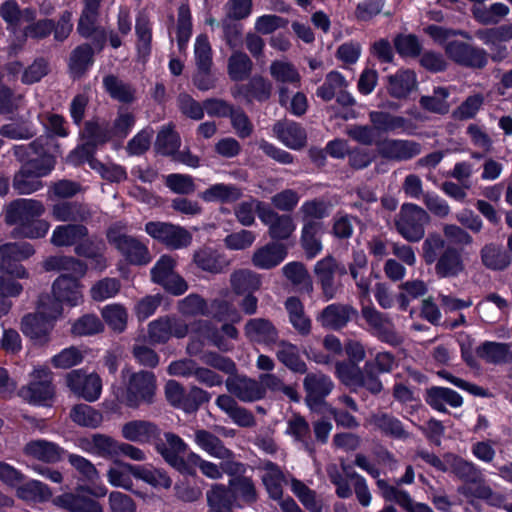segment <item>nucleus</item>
I'll use <instances>...</instances> for the list:
<instances>
[{
  "label": "nucleus",
  "mask_w": 512,
  "mask_h": 512,
  "mask_svg": "<svg viewBox=\"0 0 512 512\" xmlns=\"http://www.w3.org/2000/svg\"><path fill=\"white\" fill-rule=\"evenodd\" d=\"M242 190L234 184L216 183L199 193V197L207 202L230 204L242 197Z\"/></svg>",
  "instance_id": "obj_37"
},
{
  "label": "nucleus",
  "mask_w": 512,
  "mask_h": 512,
  "mask_svg": "<svg viewBox=\"0 0 512 512\" xmlns=\"http://www.w3.org/2000/svg\"><path fill=\"white\" fill-rule=\"evenodd\" d=\"M274 130L278 139L290 149L300 150L307 143V133L299 123L277 124Z\"/></svg>",
  "instance_id": "obj_42"
},
{
  "label": "nucleus",
  "mask_w": 512,
  "mask_h": 512,
  "mask_svg": "<svg viewBox=\"0 0 512 512\" xmlns=\"http://www.w3.org/2000/svg\"><path fill=\"white\" fill-rule=\"evenodd\" d=\"M122 437L130 442L142 445H153L156 452L161 455L164 460H172L167 451V442L162 439V430L154 422L149 420H131L123 424L121 429Z\"/></svg>",
  "instance_id": "obj_4"
},
{
  "label": "nucleus",
  "mask_w": 512,
  "mask_h": 512,
  "mask_svg": "<svg viewBox=\"0 0 512 512\" xmlns=\"http://www.w3.org/2000/svg\"><path fill=\"white\" fill-rule=\"evenodd\" d=\"M395 51L401 58H418L422 53V44L415 34L398 33L393 38Z\"/></svg>",
  "instance_id": "obj_56"
},
{
  "label": "nucleus",
  "mask_w": 512,
  "mask_h": 512,
  "mask_svg": "<svg viewBox=\"0 0 512 512\" xmlns=\"http://www.w3.org/2000/svg\"><path fill=\"white\" fill-rule=\"evenodd\" d=\"M210 399L211 394L208 391L198 386H191L189 390L186 389L185 391L180 410L184 411L186 414H193L197 412L203 404L208 403Z\"/></svg>",
  "instance_id": "obj_63"
},
{
  "label": "nucleus",
  "mask_w": 512,
  "mask_h": 512,
  "mask_svg": "<svg viewBox=\"0 0 512 512\" xmlns=\"http://www.w3.org/2000/svg\"><path fill=\"white\" fill-rule=\"evenodd\" d=\"M67 387L88 402L96 401L102 391V380L96 373L87 374L84 369L71 370L66 375Z\"/></svg>",
  "instance_id": "obj_10"
},
{
  "label": "nucleus",
  "mask_w": 512,
  "mask_h": 512,
  "mask_svg": "<svg viewBox=\"0 0 512 512\" xmlns=\"http://www.w3.org/2000/svg\"><path fill=\"white\" fill-rule=\"evenodd\" d=\"M48 139L40 136L30 143L31 149L37 154V157L29 159L22 164L31 172L35 173L40 178L47 176L54 169L56 158L54 155L48 153L45 149Z\"/></svg>",
  "instance_id": "obj_20"
},
{
  "label": "nucleus",
  "mask_w": 512,
  "mask_h": 512,
  "mask_svg": "<svg viewBox=\"0 0 512 512\" xmlns=\"http://www.w3.org/2000/svg\"><path fill=\"white\" fill-rule=\"evenodd\" d=\"M103 88L113 99L123 104H131L136 100V90L130 84L122 81L113 74L103 77Z\"/></svg>",
  "instance_id": "obj_39"
},
{
  "label": "nucleus",
  "mask_w": 512,
  "mask_h": 512,
  "mask_svg": "<svg viewBox=\"0 0 512 512\" xmlns=\"http://www.w3.org/2000/svg\"><path fill=\"white\" fill-rule=\"evenodd\" d=\"M24 453L44 463H58L63 460L66 451L57 443L38 439L28 442Z\"/></svg>",
  "instance_id": "obj_29"
},
{
  "label": "nucleus",
  "mask_w": 512,
  "mask_h": 512,
  "mask_svg": "<svg viewBox=\"0 0 512 512\" xmlns=\"http://www.w3.org/2000/svg\"><path fill=\"white\" fill-rule=\"evenodd\" d=\"M322 229L321 222H306L303 223L301 230L300 244L303 248L306 258L313 259L321 253L323 249L322 242L318 237Z\"/></svg>",
  "instance_id": "obj_45"
},
{
  "label": "nucleus",
  "mask_w": 512,
  "mask_h": 512,
  "mask_svg": "<svg viewBox=\"0 0 512 512\" xmlns=\"http://www.w3.org/2000/svg\"><path fill=\"white\" fill-rule=\"evenodd\" d=\"M191 367H188L185 362H174L170 365V373L180 375H193L200 383L208 387L220 386L223 383L221 375L215 371L205 368L196 367L194 362H190Z\"/></svg>",
  "instance_id": "obj_32"
},
{
  "label": "nucleus",
  "mask_w": 512,
  "mask_h": 512,
  "mask_svg": "<svg viewBox=\"0 0 512 512\" xmlns=\"http://www.w3.org/2000/svg\"><path fill=\"white\" fill-rule=\"evenodd\" d=\"M252 69L253 62L245 52L235 51L228 58L227 71L232 81L241 82L249 78Z\"/></svg>",
  "instance_id": "obj_49"
},
{
  "label": "nucleus",
  "mask_w": 512,
  "mask_h": 512,
  "mask_svg": "<svg viewBox=\"0 0 512 512\" xmlns=\"http://www.w3.org/2000/svg\"><path fill=\"white\" fill-rule=\"evenodd\" d=\"M424 399L432 409L441 413H448L446 404L453 408H458L463 404V398L457 391L441 386H432L426 389Z\"/></svg>",
  "instance_id": "obj_28"
},
{
  "label": "nucleus",
  "mask_w": 512,
  "mask_h": 512,
  "mask_svg": "<svg viewBox=\"0 0 512 512\" xmlns=\"http://www.w3.org/2000/svg\"><path fill=\"white\" fill-rule=\"evenodd\" d=\"M81 139L92 143L95 148L106 145L112 141L109 123H100L97 119L84 122L83 131L80 134Z\"/></svg>",
  "instance_id": "obj_48"
},
{
  "label": "nucleus",
  "mask_w": 512,
  "mask_h": 512,
  "mask_svg": "<svg viewBox=\"0 0 512 512\" xmlns=\"http://www.w3.org/2000/svg\"><path fill=\"white\" fill-rule=\"evenodd\" d=\"M227 390L243 402H254L266 396L265 387L246 376L235 375L226 380Z\"/></svg>",
  "instance_id": "obj_19"
},
{
  "label": "nucleus",
  "mask_w": 512,
  "mask_h": 512,
  "mask_svg": "<svg viewBox=\"0 0 512 512\" xmlns=\"http://www.w3.org/2000/svg\"><path fill=\"white\" fill-rule=\"evenodd\" d=\"M445 53L455 63L466 67H480V50L470 44L453 40L445 45Z\"/></svg>",
  "instance_id": "obj_31"
},
{
  "label": "nucleus",
  "mask_w": 512,
  "mask_h": 512,
  "mask_svg": "<svg viewBox=\"0 0 512 512\" xmlns=\"http://www.w3.org/2000/svg\"><path fill=\"white\" fill-rule=\"evenodd\" d=\"M379 155L389 161H409L421 153V144L414 140L390 139L376 141Z\"/></svg>",
  "instance_id": "obj_11"
},
{
  "label": "nucleus",
  "mask_w": 512,
  "mask_h": 512,
  "mask_svg": "<svg viewBox=\"0 0 512 512\" xmlns=\"http://www.w3.org/2000/svg\"><path fill=\"white\" fill-rule=\"evenodd\" d=\"M262 468L266 471L262 476V483L269 497L273 500H280L283 496L284 473L277 463L270 460H266Z\"/></svg>",
  "instance_id": "obj_44"
},
{
  "label": "nucleus",
  "mask_w": 512,
  "mask_h": 512,
  "mask_svg": "<svg viewBox=\"0 0 512 512\" xmlns=\"http://www.w3.org/2000/svg\"><path fill=\"white\" fill-rule=\"evenodd\" d=\"M272 93V83L262 75L252 76L247 83L237 84L232 89V95L242 97L247 103L253 100L257 102H266L270 99Z\"/></svg>",
  "instance_id": "obj_17"
},
{
  "label": "nucleus",
  "mask_w": 512,
  "mask_h": 512,
  "mask_svg": "<svg viewBox=\"0 0 512 512\" xmlns=\"http://www.w3.org/2000/svg\"><path fill=\"white\" fill-rule=\"evenodd\" d=\"M54 325L45 316V313H28L22 318L21 331L32 341L34 346L44 347L51 341Z\"/></svg>",
  "instance_id": "obj_12"
},
{
  "label": "nucleus",
  "mask_w": 512,
  "mask_h": 512,
  "mask_svg": "<svg viewBox=\"0 0 512 512\" xmlns=\"http://www.w3.org/2000/svg\"><path fill=\"white\" fill-rule=\"evenodd\" d=\"M93 44L82 43L70 53L68 68L74 78L82 77L94 64L95 50Z\"/></svg>",
  "instance_id": "obj_33"
},
{
  "label": "nucleus",
  "mask_w": 512,
  "mask_h": 512,
  "mask_svg": "<svg viewBox=\"0 0 512 512\" xmlns=\"http://www.w3.org/2000/svg\"><path fill=\"white\" fill-rule=\"evenodd\" d=\"M423 259L427 265L435 263L439 278L458 276L464 270L462 248L447 244L438 233H430L422 244Z\"/></svg>",
  "instance_id": "obj_1"
},
{
  "label": "nucleus",
  "mask_w": 512,
  "mask_h": 512,
  "mask_svg": "<svg viewBox=\"0 0 512 512\" xmlns=\"http://www.w3.org/2000/svg\"><path fill=\"white\" fill-rule=\"evenodd\" d=\"M83 360V352L76 346H70L54 355L51 358V365L56 369H70L81 364Z\"/></svg>",
  "instance_id": "obj_64"
},
{
  "label": "nucleus",
  "mask_w": 512,
  "mask_h": 512,
  "mask_svg": "<svg viewBox=\"0 0 512 512\" xmlns=\"http://www.w3.org/2000/svg\"><path fill=\"white\" fill-rule=\"evenodd\" d=\"M336 270L337 260L332 255L320 259L314 266V273L325 301L334 299L338 293L339 287L335 283Z\"/></svg>",
  "instance_id": "obj_18"
},
{
  "label": "nucleus",
  "mask_w": 512,
  "mask_h": 512,
  "mask_svg": "<svg viewBox=\"0 0 512 512\" xmlns=\"http://www.w3.org/2000/svg\"><path fill=\"white\" fill-rule=\"evenodd\" d=\"M156 388V376L153 372L146 370L133 372L128 378L119 401L131 409L151 405L154 402Z\"/></svg>",
  "instance_id": "obj_3"
},
{
  "label": "nucleus",
  "mask_w": 512,
  "mask_h": 512,
  "mask_svg": "<svg viewBox=\"0 0 512 512\" xmlns=\"http://www.w3.org/2000/svg\"><path fill=\"white\" fill-rule=\"evenodd\" d=\"M17 496L25 501L44 503L51 499L52 491L47 484L39 480H30L18 486Z\"/></svg>",
  "instance_id": "obj_51"
},
{
  "label": "nucleus",
  "mask_w": 512,
  "mask_h": 512,
  "mask_svg": "<svg viewBox=\"0 0 512 512\" xmlns=\"http://www.w3.org/2000/svg\"><path fill=\"white\" fill-rule=\"evenodd\" d=\"M81 278L69 274H61L52 284V294L64 300L65 304L70 307L77 306L82 299Z\"/></svg>",
  "instance_id": "obj_25"
},
{
  "label": "nucleus",
  "mask_w": 512,
  "mask_h": 512,
  "mask_svg": "<svg viewBox=\"0 0 512 512\" xmlns=\"http://www.w3.org/2000/svg\"><path fill=\"white\" fill-rule=\"evenodd\" d=\"M430 221L429 214L420 206L404 203L395 220L398 233L409 242L420 241L425 234V225Z\"/></svg>",
  "instance_id": "obj_6"
},
{
  "label": "nucleus",
  "mask_w": 512,
  "mask_h": 512,
  "mask_svg": "<svg viewBox=\"0 0 512 512\" xmlns=\"http://www.w3.org/2000/svg\"><path fill=\"white\" fill-rule=\"evenodd\" d=\"M35 253L33 245L27 242L6 243L0 246V270L4 276L24 279L28 272L21 264Z\"/></svg>",
  "instance_id": "obj_8"
},
{
  "label": "nucleus",
  "mask_w": 512,
  "mask_h": 512,
  "mask_svg": "<svg viewBox=\"0 0 512 512\" xmlns=\"http://www.w3.org/2000/svg\"><path fill=\"white\" fill-rule=\"evenodd\" d=\"M373 423L384 435L391 438L405 440L409 437L403 423L392 414L383 412L374 415Z\"/></svg>",
  "instance_id": "obj_52"
},
{
  "label": "nucleus",
  "mask_w": 512,
  "mask_h": 512,
  "mask_svg": "<svg viewBox=\"0 0 512 512\" xmlns=\"http://www.w3.org/2000/svg\"><path fill=\"white\" fill-rule=\"evenodd\" d=\"M232 477L229 479L228 485L234 497V501L240 498L244 503L251 505L257 501L258 495L253 480L243 475H234L229 471Z\"/></svg>",
  "instance_id": "obj_47"
},
{
  "label": "nucleus",
  "mask_w": 512,
  "mask_h": 512,
  "mask_svg": "<svg viewBox=\"0 0 512 512\" xmlns=\"http://www.w3.org/2000/svg\"><path fill=\"white\" fill-rule=\"evenodd\" d=\"M12 187L18 195H29L41 189L43 183L39 176L21 165L13 176Z\"/></svg>",
  "instance_id": "obj_50"
},
{
  "label": "nucleus",
  "mask_w": 512,
  "mask_h": 512,
  "mask_svg": "<svg viewBox=\"0 0 512 512\" xmlns=\"http://www.w3.org/2000/svg\"><path fill=\"white\" fill-rule=\"evenodd\" d=\"M136 124V117L132 112L118 110L115 119L110 127L111 137L123 141L133 130Z\"/></svg>",
  "instance_id": "obj_60"
},
{
  "label": "nucleus",
  "mask_w": 512,
  "mask_h": 512,
  "mask_svg": "<svg viewBox=\"0 0 512 512\" xmlns=\"http://www.w3.org/2000/svg\"><path fill=\"white\" fill-rule=\"evenodd\" d=\"M125 468L133 477L144 481L154 488L168 489L172 485L171 478L163 470L136 464H125Z\"/></svg>",
  "instance_id": "obj_34"
},
{
  "label": "nucleus",
  "mask_w": 512,
  "mask_h": 512,
  "mask_svg": "<svg viewBox=\"0 0 512 512\" xmlns=\"http://www.w3.org/2000/svg\"><path fill=\"white\" fill-rule=\"evenodd\" d=\"M192 29L193 24L190 8L187 4H181L178 8L176 29V38L179 51L186 49L192 36Z\"/></svg>",
  "instance_id": "obj_57"
},
{
  "label": "nucleus",
  "mask_w": 512,
  "mask_h": 512,
  "mask_svg": "<svg viewBox=\"0 0 512 512\" xmlns=\"http://www.w3.org/2000/svg\"><path fill=\"white\" fill-rule=\"evenodd\" d=\"M482 358L493 364L512 362L509 344L485 341L482 343Z\"/></svg>",
  "instance_id": "obj_59"
},
{
  "label": "nucleus",
  "mask_w": 512,
  "mask_h": 512,
  "mask_svg": "<svg viewBox=\"0 0 512 512\" xmlns=\"http://www.w3.org/2000/svg\"><path fill=\"white\" fill-rule=\"evenodd\" d=\"M368 117L377 135L404 132L412 127L410 119L386 111L373 110Z\"/></svg>",
  "instance_id": "obj_24"
},
{
  "label": "nucleus",
  "mask_w": 512,
  "mask_h": 512,
  "mask_svg": "<svg viewBox=\"0 0 512 512\" xmlns=\"http://www.w3.org/2000/svg\"><path fill=\"white\" fill-rule=\"evenodd\" d=\"M40 372L46 378L31 381L26 387L21 388L19 394L32 405L48 406L49 402L54 398L55 388L51 379H48V374L43 370L38 371V373Z\"/></svg>",
  "instance_id": "obj_23"
},
{
  "label": "nucleus",
  "mask_w": 512,
  "mask_h": 512,
  "mask_svg": "<svg viewBox=\"0 0 512 512\" xmlns=\"http://www.w3.org/2000/svg\"><path fill=\"white\" fill-rule=\"evenodd\" d=\"M181 146V139L178 132L169 125L163 127L156 136L154 149L157 154L173 157Z\"/></svg>",
  "instance_id": "obj_53"
},
{
  "label": "nucleus",
  "mask_w": 512,
  "mask_h": 512,
  "mask_svg": "<svg viewBox=\"0 0 512 512\" xmlns=\"http://www.w3.org/2000/svg\"><path fill=\"white\" fill-rule=\"evenodd\" d=\"M88 234V228L83 224L59 225L52 233L51 243L56 247L76 246Z\"/></svg>",
  "instance_id": "obj_38"
},
{
  "label": "nucleus",
  "mask_w": 512,
  "mask_h": 512,
  "mask_svg": "<svg viewBox=\"0 0 512 512\" xmlns=\"http://www.w3.org/2000/svg\"><path fill=\"white\" fill-rule=\"evenodd\" d=\"M417 76L411 69H398L387 78V92L395 99H406L417 88Z\"/></svg>",
  "instance_id": "obj_27"
},
{
  "label": "nucleus",
  "mask_w": 512,
  "mask_h": 512,
  "mask_svg": "<svg viewBox=\"0 0 512 512\" xmlns=\"http://www.w3.org/2000/svg\"><path fill=\"white\" fill-rule=\"evenodd\" d=\"M45 212L41 201L35 199H16L7 207L5 221L9 225L19 226L35 218H39Z\"/></svg>",
  "instance_id": "obj_13"
},
{
  "label": "nucleus",
  "mask_w": 512,
  "mask_h": 512,
  "mask_svg": "<svg viewBox=\"0 0 512 512\" xmlns=\"http://www.w3.org/2000/svg\"><path fill=\"white\" fill-rule=\"evenodd\" d=\"M283 275L302 293L310 294L313 291L311 276L302 262L292 261L282 268Z\"/></svg>",
  "instance_id": "obj_46"
},
{
  "label": "nucleus",
  "mask_w": 512,
  "mask_h": 512,
  "mask_svg": "<svg viewBox=\"0 0 512 512\" xmlns=\"http://www.w3.org/2000/svg\"><path fill=\"white\" fill-rule=\"evenodd\" d=\"M163 435L168 444L166 449L170 456L174 457L172 460L164 461L182 475L195 476V467H199L204 461L201 456L191 451L185 459L184 455L187 453L188 444L173 432H165Z\"/></svg>",
  "instance_id": "obj_7"
},
{
  "label": "nucleus",
  "mask_w": 512,
  "mask_h": 512,
  "mask_svg": "<svg viewBox=\"0 0 512 512\" xmlns=\"http://www.w3.org/2000/svg\"><path fill=\"white\" fill-rule=\"evenodd\" d=\"M302 222H318L329 216V204L322 198H314L303 202L299 209Z\"/></svg>",
  "instance_id": "obj_58"
},
{
  "label": "nucleus",
  "mask_w": 512,
  "mask_h": 512,
  "mask_svg": "<svg viewBox=\"0 0 512 512\" xmlns=\"http://www.w3.org/2000/svg\"><path fill=\"white\" fill-rule=\"evenodd\" d=\"M303 387L306 392L307 404L309 406L321 405L332 392L334 383L328 375L322 372H307L303 380Z\"/></svg>",
  "instance_id": "obj_16"
},
{
  "label": "nucleus",
  "mask_w": 512,
  "mask_h": 512,
  "mask_svg": "<svg viewBox=\"0 0 512 512\" xmlns=\"http://www.w3.org/2000/svg\"><path fill=\"white\" fill-rule=\"evenodd\" d=\"M136 50L139 59L148 61L152 52V22L145 13H139L135 23Z\"/></svg>",
  "instance_id": "obj_35"
},
{
  "label": "nucleus",
  "mask_w": 512,
  "mask_h": 512,
  "mask_svg": "<svg viewBox=\"0 0 512 512\" xmlns=\"http://www.w3.org/2000/svg\"><path fill=\"white\" fill-rule=\"evenodd\" d=\"M126 226L122 222H115L106 230V239L130 265L144 266L150 263L151 255L146 244L134 236L123 231Z\"/></svg>",
  "instance_id": "obj_2"
},
{
  "label": "nucleus",
  "mask_w": 512,
  "mask_h": 512,
  "mask_svg": "<svg viewBox=\"0 0 512 512\" xmlns=\"http://www.w3.org/2000/svg\"><path fill=\"white\" fill-rule=\"evenodd\" d=\"M288 255V247L281 242H269L257 249L252 263L259 269L269 270L281 264Z\"/></svg>",
  "instance_id": "obj_26"
},
{
  "label": "nucleus",
  "mask_w": 512,
  "mask_h": 512,
  "mask_svg": "<svg viewBox=\"0 0 512 512\" xmlns=\"http://www.w3.org/2000/svg\"><path fill=\"white\" fill-rule=\"evenodd\" d=\"M55 506L68 512H103L102 505L87 496L84 491L64 492L52 499Z\"/></svg>",
  "instance_id": "obj_15"
},
{
  "label": "nucleus",
  "mask_w": 512,
  "mask_h": 512,
  "mask_svg": "<svg viewBox=\"0 0 512 512\" xmlns=\"http://www.w3.org/2000/svg\"><path fill=\"white\" fill-rule=\"evenodd\" d=\"M46 271H67L71 276L83 277L87 272V264L72 256H50L44 261Z\"/></svg>",
  "instance_id": "obj_43"
},
{
  "label": "nucleus",
  "mask_w": 512,
  "mask_h": 512,
  "mask_svg": "<svg viewBox=\"0 0 512 512\" xmlns=\"http://www.w3.org/2000/svg\"><path fill=\"white\" fill-rule=\"evenodd\" d=\"M278 346L279 349L276 352V357L280 363L295 374L302 375L307 373V364L301 358L297 345L287 340H281Z\"/></svg>",
  "instance_id": "obj_36"
},
{
  "label": "nucleus",
  "mask_w": 512,
  "mask_h": 512,
  "mask_svg": "<svg viewBox=\"0 0 512 512\" xmlns=\"http://www.w3.org/2000/svg\"><path fill=\"white\" fill-rule=\"evenodd\" d=\"M244 331L246 337L251 341L266 345L275 344L279 338V332L275 325L265 318L249 319L245 324Z\"/></svg>",
  "instance_id": "obj_30"
},
{
  "label": "nucleus",
  "mask_w": 512,
  "mask_h": 512,
  "mask_svg": "<svg viewBox=\"0 0 512 512\" xmlns=\"http://www.w3.org/2000/svg\"><path fill=\"white\" fill-rule=\"evenodd\" d=\"M449 96V91L445 87L434 88L433 96H421L419 104L422 109L437 113L446 114L449 110V105L446 102V98Z\"/></svg>",
  "instance_id": "obj_61"
},
{
  "label": "nucleus",
  "mask_w": 512,
  "mask_h": 512,
  "mask_svg": "<svg viewBox=\"0 0 512 512\" xmlns=\"http://www.w3.org/2000/svg\"><path fill=\"white\" fill-rule=\"evenodd\" d=\"M358 317L356 308L349 304L332 303L327 305L317 317L322 327L331 330H341L353 319Z\"/></svg>",
  "instance_id": "obj_14"
},
{
  "label": "nucleus",
  "mask_w": 512,
  "mask_h": 512,
  "mask_svg": "<svg viewBox=\"0 0 512 512\" xmlns=\"http://www.w3.org/2000/svg\"><path fill=\"white\" fill-rule=\"evenodd\" d=\"M364 368L359 364L337 361L335 364V376L351 393H358L363 383Z\"/></svg>",
  "instance_id": "obj_41"
},
{
  "label": "nucleus",
  "mask_w": 512,
  "mask_h": 512,
  "mask_svg": "<svg viewBox=\"0 0 512 512\" xmlns=\"http://www.w3.org/2000/svg\"><path fill=\"white\" fill-rule=\"evenodd\" d=\"M71 420L81 426L87 428H97L103 421L102 413L87 404H76L70 411Z\"/></svg>",
  "instance_id": "obj_54"
},
{
  "label": "nucleus",
  "mask_w": 512,
  "mask_h": 512,
  "mask_svg": "<svg viewBox=\"0 0 512 512\" xmlns=\"http://www.w3.org/2000/svg\"><path fill=\"white\" fill-rule=\"evenodd\" d=\"M195 441L197 445L216 458H224L230 450L225 447L223 441L210 431L200 429L195 432Z\"/></svg>",
  "instance_id": "obj_55"
},
{
  "label": "nucleus",
  "mask_w": 512,
  "mask_h": 512,
  "mask_svg": "<svg viewBox=\"0 0 512 512\" xmlns=\"http://www.w3.org/2000/svg\"><path fill=\"white\" fill-rule=\"evenodd\" d=\"M193 263L202 271L211 274H220L229 266L230 262L220 250L203 246L193 254Z\"/></svg>",
  "instance_id": "obj_22"
},
{
  "label": "nucleus",
  "mask_w": 512,
  "mask_h": 512,
  "mask_svg": "<svg viewBox=\"0 0 512 512\" xmlns=\"http://www.w3.org/2000/svg\"><path fill=\"white\" fill-rule=\"evenodd\" d=\"M145 232L171 249L186 247L192 240L188 230L167 222L149 221L145 224Z\"/></svg>",
  "instance_id": "obj_9"
},
{
  "label": "nucleus",
  "mask_w": 512,
  "mask_h": 512,
  "mask_svg": "<svg viewBox=\"0 0 512 512\" xmlns=\"http://www.w3.org/2000/svg\"><path fill=\"white\" fill-rule=\"evenodd\" d=\"M104 324L95 314H85L72 324L71 333L75 336H91L101 333Z\"/></svg>",
  "instance_id": "obj_62"
},
{
  "label": "nucleus",
  "mask_w": 512,
  "mask_h": 512,
  "mask_svg": "<svg viewBox=\"0 0 512 512\" xmlns=\"http://www.w3.org/2000/svg\"><path fill=\"white\" fill-rule=\"evenodd\" d=\"M231 289L236 295L255 293L261 288L262 280L259 274L249 269L235 270L230 276Z\"/></svg>",
  "instance_id": "obj_40"
},
{
  "label": "nucleus",
  "mask_w": 512,
  "mask_h": 512,
  "mask_svg": "<svg viewBox=\"0 0 512 512\" xmlns=\"http://www.w3.org/2000/svg\"><path fill=\"white\" fill-rule=\"evenodd\" d=\"M455 473L464 480L458 491L466 497H471V503L478 508L480 501V472L469 462L459 461L455 465Z\"/></svg>",
  "instance_id": "obj_21"
},
{
  "label": "nucleus",
  "mask_w": 512,
  "mask_h": 512,
  "mask_svg": "<svg viewBox=\"0 0 512 512\" xmlns=\"http://www.w3.org/2000/svg\"><path fill=\"white\" fill-rule=\"evenodd\" d=\"M103 0H83V8L77 22V33L84 39H91L95 50L101 52L107 42V32L98 25Z\"/></svg>",
  "instance_id": "obj_5"
}]
</instances>
